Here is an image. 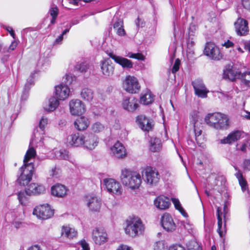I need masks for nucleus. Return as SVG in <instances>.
Masks as SVG:
<instances>
[{
  "label": "nucleus",
  "instance_id": "39448f33",
  "mask_svg": "<svg viewBox=\"0 0 250 250\" xmlns=\"http://www.w3.org/2000/svg\"><path fill=\"white\" fill-rule=\"evenodd\" d=\"M145 182L148 185L156 186L160 179V175L157 169L152 167H147L143 173Z\"/></svg>",
  "mask_w": 250,
  "mask_h": 250
},
{
  "label": "nucleus",
  "instance_id": "bb28decb",
  "mask_svg": "<svg viewBox=\"0 0 250 250\" xmlns=\"http://www.w3.org/2000/svg\"><path fill=\"white\" fill-rule=\"evenodd\" d=\"M154 205L160 209H166L168 208L170 202L169 199L164 196H160L154 200Z\"/></svg>",
  "mask_w": 250,
  "mask_h": 250
},
{
  "label": "nucleus",
  "instance_id": "69168bd1",
  "mask_svg": "<svg viewBox=\"0 0 250 250\" xmlns=\"http://www.w3.org/2000/svg\"><path fill=\"white\" fill-rule=\"evenodd\" d=\"M116 33L120 36H124L125 34V31L123 28V25L121 27L118 28L116 29Z\"/></svg>",
  "mask_w": 250,
  "mask_h": 250
},
{
  "label": "nucleus",
  "instance_id": "7c9ffc66",
  "mask_svg": "<svg viewBox=\"0 0 250 250\" xmlns=\"http://www.w3.org/2000/svg\"><path fill=\"white\" fill-rule=\"evenodd\" d=\"M224 78L228 79L232 82L234 81V70L233 64H228L226 66L224 71Z\"/></svg>",
  "mask_w": 250,
  "mask_h": 250
},
{
  "label": "nucleus",
  "instance_id": "2f4dec72",
  "mask_svg": "<svg viewBox=\"0 0 250 250\" xmlns=\"http://www.w3.org/2000/svg\"><path fill=\"white\" fill-rule=\"evenodd\" d=\"M59 102L57 97H51L49 100L48 104L44 106L45 110L48 111H54L59 105Z\"/></svg>",
  "mask_w": 250,
  "mask_h": 250
},
{
  "label": "nucleus",
  "instance_id": "ea45409f",
  "mask_svg": "<svg viewBox=\"0 0 250 250\" xmlns=\"http://www.w3.org/2000/svg\"><path fill=\"white\" fill-rule=\"evenodd\" d=\"M188 250H202L201 247L195 240H191L187 244Z\"/></svg>",
  "mask_w": 250,
  "mask_h": 250
},
{
  "label": "nucleus",
  "instance_id": "37998d69",
  "mask_svg": "<svg viewBox=\"0 0 250 250\" xmlns=\"http://www.w3.org/2000/svg\"><path fill=\"white\" fill-rule=\"evenodd\" d=\"M153 250H168L167 246L164 241H159L154 243Z\"/></svg>",
  "mask_w": 250,
  "mask_h": 250
},
{
  "label": "nucleus",
  "instance_id": "de8ad7c7",
  "mask_svg": "<svg viewBox=\"0 0 250 250\" xmlns=\"http://www.w3.org/2000/svg\"><path fill=\"white\" fill-rule=\"evenodd\" d=\"M199 118V112L196 110L192 111L190 114V122L193 125L197 124Z\"/></svg>",
  "mask_w": 250,
  "mask_h": 250
},
{
  "label": "nucleus",
  "instance_id": "a878e982",
  "mask_svg": "<svg viewBox=\"0 0 250 250\" xmlns=\"http://www.w3.org/2000/svg\"><path fill=\"white\" fill-rule=\"evenodd\" d=\"M67 192V189L64 185L57 184L51 188V193L53 196L62 198L65 196Z\"/></svg>",
  "mask_w": 250,
  "mask_h": 250
},
{
  "label": "nucleus",
  "instance_id": "1a4fd4ad",
  "mask_svg": "<svg viewBox=\"0 0 250 250\" xmlns=\"http://www.w3.org/2000/svg\"><path fill=\"white\" fill-rule=\"evenodd\" d=\"M204 53L205 55L214 60H220L223 57L219 48L214 43L210 42L206 43L204 50Z\"/></svg>",
  "mask_w": 250,
  "mask_h": 250
},
{
  "label": "nucleus",
  "instance_id": "9b49d317",
  "mask_svg": "<svg viewBox=\"0 0 250 250\" xmlns=\"http://www.w3.org/2000/svg\"><path fill=\"white\" fill-rule=\"evenodd\" d=\"M195 94L198 97L206 98L209 91L206 88L203 81L200 79H196L192 82Z\"/></svg>",
  "mask_w": 250,
  "mask_h": 250
},
{
  "label": "nucleus",
  "instance_id": "a211bd4d",
  "mask_svg": "<svg viewBox=\"0 0 250 250\" xmlns=\"http://www.w3.org/2000/svg\"><path fill=\"white\" fill-rule=\"evenodd\" d=\"M161 224L164 228L167 231H172L175 230L176 226L173 222V219L168 213H165L161 218Z\"/></svg>",
  "mask_w": 250,
  "mask_h": 250
},
{
  "label": "nucleus",
  "instance_id": "4d7b16f0",
  "mask_svg": "<svg viewBox=\"0 0 250 250\" xmlns=\"http://www.w3.org/2000/svg\"><path fill=\"white\" fill-rule=\"evenodd\" d=\"M22 224L21 218H15L13 221V225L17 229L21 227Z\"/></svg>",
  "mask_w": 250,
  "mask_h": 250
},
{
  "label": "nucleus",
  "instance_id": "338daca9",
  "mask_svg": "<svg viewBox=\"0 0 250 250\" xmlns=\"http://www.w3.org/2000/svg\"><path fill=\"white\" fill-rule=\"evenodd\" d=\"M240 116L244 118L250 120V112L244 110L241 112Z\"/></svg>",
  "mask_w": 250,
  "mask_h": 250
},
{
  "label": "nucleus",
  "instance_id": "f257e3e1",
  "mask_svg": "<svg viewBox=\"0 0 250 250\" xmlns=\"http://www.w3.org/2000/svg\"><path fill=\"white\" fill-rule=\"evenodd\" d=\"M36 155V150L33 147H30L27 150L23 159V165L20 169L21 175L17 180L20 185H27L31 180L34 167L30 161L35 157Z\"/></svg>",
  "mask_w": 250,
  "mask_h": 250
},
{
  "label": "nucleus",
  "instance_id": "f3484780",
  "mask_svg": "<svg viewBox=\"0 0 250 250\" xmlns=\"http://www.w3.org/2000/svg\"><path fill=\"white\" fill-rule=\"evenodd\" d=\"M70 89L66 84L61 83L55 86V94L60 100H64L70 94Z\"/></svg>",
  "mask_w": 250,
  "mask_h": 250
},
{
  "label": "nucleus",
  "instance_id": "e433bc0d",
  "mask_svg": "<svg viewBox=\"0 0 250 250\" xmlns=\"http://www.w3.org/2000/svg\"><path fill=\"white\" fill-rule=\"evenodd\" d=\"M211 178L210 177L209 178V182H210L209 186H210L211 188L219 191V189L218 188V187L220 186V185H222L224 178L223 177H217L215 178H212L213 180V182H211Z\"/></svg>",
  "mask_w": 250,
  "mask_h": 250
},
{
  "label": "nucleus",
  "instance_id": "c9c22d12",
  "mask_svg": "<svg viewBox=\"0 0 250 250\" xmlns=\"http://www.w3.org/2000/svg\"><path fill=\"white\" fill-rule=\"evenodd\" d=\"M81 96L83 100L90 101L93 98V92L91 89L84 88L82 90Z\"/></svg>",
  "mask_w": 250,
  "mask_h": 250
},
{
  "label": "nucleus",
  "instance_id": "9d476101",
  "mask_svg": "<svg viewBox=\"0 0 250 250\" xmlns=\"http://www.w3.org/2000/svg\"><path fill=\"white\" fill-rule=\"evenodd\" d=\"M106 53L116 63L120 65L124 69H131L133 67V63L131 61L125 58L117 56L111 51H106Z\"/></svg>",
  "mask_w": 250,
  "mask_h": 250
},
{
  "label": "nucleus",
  "instance_id": "b1692460",
  "mask_svg": "<svg viewBox=\"0 0 250 250\" xmlns=\"http://www.w3.org/2000/svg\"><path fill=\"white\" fill-rule=\"evenodd\" d=\"M137 121L141 128L146 131L150 130L153 126L152 122L144 115H139L137 118Z\"/></svg>",
  "mask_w": 250,
  "mask_h": 250
},
{
  "label": "nucleus",
  "instance_id": "f704fd0d",
  "mask_svg": "<svg viewBox=\"0 0 250 250\" xmlns=\"http://www.w3.org/2000/svg\"><path fill=\"white\" fill-rule=\"evenodd\" d=\"M235 176L238 180L242 190L243 192L245 191L246 190L248 191V183L246 179L243 177L242 173L238 170V172L235 174Z\"/></svg>",
  "mask_w": 250,
  "mask_h": 250
},
{
  "label": "nucleus",
  "instance_id": "4468645a",
  "mask_svg": "<svg viewBox=\"0 0 250 250\" xmlns=\"http://www.w3.org/2000/svg\"><path fill=\"white\" fill-rule=\"evenodd\" d=\"M98 143L99 138L95 134L92 133L84 134L83 146L87 149L90 150L94 149Z\"/></svg>",
  "mask_w": 250,
  "mask_h": 250
},
{
  "label": "nucleus",
  "instance_id": "6ab92c4d",
  "mask_svg": "<svg viewBox=\"0 0 250 250\" xmlns=\"http://www.w3.org/2000/svg\"><path fill=\"white\" fill-rule=\"evenodd\" d=\"M235 31L238 35H245L249 32L248 22L246 20L238 18L235 21Z\"/></svg>",
  "mask_w": 250,
  "mask_h": 250
},
{
  "label": "nucleus",
  "instance_id": "72a5a7b5",
  "mask_svg": "<svg viewBox=\"0 0 250 250\" xmlns=\"http://www.w3.org/2000/svg\"><path fill=\"white\" fill-rule=\"evenodd\" d=\"M161 141L157 138H151L150 140V150L152 152L159 151L161 148Z\"/></svg>",
  "mask_w": 250,
  "mask_h": 250
},
{
  "label": "nucleus",
  "instance_id": "f8f14e48",
  "mask_svg": "<svg viewBox=\"0 0 250 250\" xmlns=\"http://www.w3.org/2000/svg\"><path fill=\"white\" fill-rule=\"evenodd\" d=\"M103 184L109 192L117 195L121 193V186L118 182L114 179H104Z\"/></svg>",
  "mask_w": 250,
  "mask_h": 250
},
{
  "label": "nucleus",
  "instance_id": "4be33fe9",
  "mask_svg": "<svg viewBox=\"0 0 250 250\" xmlns=\"http://www.w3.org/2000/svg\"><path fill=\"white\" fill-rule=\"evenodd\" d=\"M25 189L26 193L29 195L41 194L43 193L45 190L43 186L35 183H31Z\"/></svg>",
  "mask_w": 250,
  "mask_h": 250
},
{
  "label": "nucleus",
  "instance_id": "f03ea898",
  "mask_svg": "<svg viewBox=\"0 0 250 250\" xmlns=\"http://www.w3.org/2000/svg\"><path fill=\"white\" fill-rule=\"evenodd\" d=\"M205 123L209 126L217 129H227L229 126L228 116L220 112L208 113L205 117Z\"/></svg>",
  "mask_w": 250,
  "mask_h": 250
},
{
  "label": "nucleus",
  "instance_id": "c756f323",
  "mask_svg": "<svg viewBox=\"0 0 250 250\" xmlns=\"http://www.w3.org/2000/svg\"><path fill=\"white\" fill-rule=\"evenodd\" d=\"M62 236L69 239H72L77 236V232L74 228L69 226H63L61 231Z\"/></svg>",
  "mask_w": 250,
  "mask_h": 250
},
{
  "label": "nucleus",
  "instance_id": "bf43d9fd",
  "mask_svg": "<svg viewBox=\"0 0 250 250\" xmlns=\"http://www.w3.org/2000/svg\"><path fill=\"white\" fill-rule=\"evenodd\" d=\"M49 13L52 17H57L58 15V9L57 7H52L50 10Z\"/></svg>",
  "mask_w": 250,
  "mask_h": 250
},
{
  "label": "nucleus",
  "instance_id": "7ed1b4c3",
  "mask_svg": "<svg viewBox=\"0 0 250 250\" xmlns=\"http://www.w3.org/2000/svg\"><path fill=\"white\" fill-rule=\"evenodd\" d=\"M121 179L123 184L131 189L138 188L142 182L140 174L127 168L122 170Z\"/></svg>",
  "mask_w": 250,
  "mask_h": 250
},
{
  "label": "nucleus",
  "instance_id": "473e14b6",
  "mask_svg": "<svg viewBox=\"0 0 250 250\" xmlns=\"http://www.w3.org/2000/svg\"><path fill=\"white\" fill-rule=\"evenodd\" d=\"M153 101L154 96L149 91L145 94H142L140 97V103L145 105L151 104Z\"/></svg>",
  "mask_w": 250,
  "mask_h": 250
},
{
  "label": "nucleus",
  "instance_id": "a19ab883",
  "mask_svg": "<svg viewBox=\"0 0 250 250\" xmlns=\"http://www.w3.org/2000/svg\"><path fill=\"white\" fill-rule=\"evenodd\" d=\"M28 196H30L26 192V189L24 191H20L18 195V199L21 205H25L27 203Z\"/></svg>",
  "mask_w": 250,
  "mask_h": 250
},
{
  "label": "nucleus",
  "instance_id": "13d9d810",
  "mask_svg": "<svg viewBox=\"0 0 250 250\" xmlns=\"http://www.w3.org/2000/svg\"><path fill=\"white\" fill-rule=\"evenodd\" d=\"M243 167L245 170H250V160L245 159L243 163Z\"/></svg>",
  "mask_w": 250,
  "mask_h": 250
},
{
  "label": "nucleus",
  "instance_id": "393cba45",
  "mask_svg": "<svg viewBox=\"0 0 250 250\" xmlns=\"http://www.w3.org/2000/svg\"><path fill=\"white\" fill-rule=\"evenodd\" d=\"M112 153L117 158H123L126 155V150L124 146L120 142H116L111 147Z\"/></svg>",
  "mask_w": 250,
  "mask_h": 250
},
{
  "label": "nucleus",
  "instance_id": "6e6d98bb",
  "mask_svg": "<svg viewBox=\"0 0 250 250\" xmlns=\"http://www.w3.org/2000/svg\"><path fill=\"white\" fill-rule=\"evenodd\" d=\"M180 64V61L179 59H177L175 60V62L174 63V65L172 67L171 72L172 73H175L177 72L179 69V66Z\"/></svg>",
  "mask_w": 250,
  "mask_h": 250
},
{
  "label": "nucleus",
  "instance_id": "6e6552de",
  "mask_svg": "<svg viewBox=\"0 0 250 250\" xmlns=\"http://www.w3.org/2000/svg\"><path fill=\"white\" fill-rule=\"evenodd\" d=\"M33 214L38 218L42 220L51 218L54 214V210L48 204L41 205L37 206L34 209Z\"/></svg>",
  "mask_w": 250,
  "mask_h": 250
},
{
  "label": "nucleus",
  "instance_id": "49530a36",
  "mask_svg": "<svg viewBox=\"0 0 250 250\" xmlns=\"http://www.w3.org/2000/svg\"><path fill=\"white\" fill-rule=\"evenodd\" d=\"M247 145H249L250 147V139H248V138L241 145L237 144L235 146V148L236 150H241L242 152H245L246 151Z\"/></svg>",
  "mask_w": 250,
  "mask_h": 250
},
{
  "label": "nucleus",
  "instance_id": "774afa93",
  "mask_svg": "<svg viewBox=\"0 0 250 250\" xmlns=\"http://www.w3.org/2000/svg\"><path fill=\"white\" fill-rule=\"evenodd\" d=\"M168 250H185V249L180 245H174L170 247Z\"/></svg>",
  "mask_w": 250,
  "mask_h": 250
},
{
  "label": "nucleus",
  "instance_id": "4c0bfd02",
  "mask_svg": "<svg viewBox=\"0 0 250 250\" xmlns=\"http://www.w3.org/2000/svg\"><path fill=\"white\" fill-rule=\"evenodd\" d=\"M234 142V131L231 132L226 137L220 140L221 144H231Z\"/></svg>",
  "mask_w": 250,
  "mask_h": 250
},
{
  "label": "nucleus",
  "instance_id": "8fccbe9b",
  "mask_svg": "<svg viewBox=\"0 0 250 250\" xmlns=\"http://www.w3.org/2000/svg\"><path fill=\"white\" fill-rule=\"evenodd\" d=\"M125 56L129 58L135 59L140 61H143L145 60V57L144 55L140 53H133L131 52H129L127 55H125Z\"/></svg>",
  "mask_w": 250,
  "mask_h": 250
},
{
  "label": "nucleus",
  "instance_id": "e2e57ef3",
  "mask_svg": "<svg viewBox=\"0 0 250 250\" xmlns=\"http://www.w3.org/2000/svg\"><path fill=\"white\" fill-rule=\"evenodd\" d=\"M80 245L82 248V250H90L88 244L84 240H82L80 242Z\"/></svg>",
  "mask_w": 250,
  "mask_h": 250
},
{
  "label": "nucleus",
  "instance_id": "aec40b11",
  "mask_svg": "<svg viewBox=\"0 0 250 250\" xmlns=\"http://www.w3.org/2000/svg\"><path fill=\"white\" fill-rule=\"evenodd\" d=\"M106 233L103 230L96 228L92 231V239L95 244L101 245L107 240Z\"/></svg>",
  "mask_w": 250,
  "mask_h": 250
},
{
  "label": "nucleus",
  "instance_id": "0e129e2a",
  "mask_svg": "<svg viewBox=\"0 0 250 250\" xmlns=\"http://www.w3.org/2000/svg\"><path fill=\"white\" fill-rule=\"evenodd\" d=\"M222 45L223 46H225L227 48H228L230 47H232L234 45V43L233 42L228 40L227 41L223 43H222Z\"/></svg>",
  "mask_w": 250,
  "mask_h": 250
},
{
  "label": "nucleus",
  "instance_id": "20e7f679",
  "mask_svg": "<svg viewBox=\"0 0 250 250\" xmlns=\"http://www.w3.org/2000/svg\"><path fill=\"white\" fill-rule=\"evenodd\" d=\"M144 230V226L139 218H133L125 228V232L131 237L142 234Z\"/></svg>",
  "mask_w": 250,
  "mask_h": 250
},
{
  "label": "nucleus",
  "instance_id": "412c9836",
  "mask_svg": "<svg viewBox=\"0 0 250 250\" xmlns=\"http://www.w3.org/2000/svg\"><path fill=\"white\" fill-rule=\"evenodd\" d=\"M84 134L77 133L69 136L67 138L68 145L71 146L78 147L83 145Z\"/></svg>",
  "mask_w": 250,
  "mask_h": 250
},
{
  "label": "nucleus",
  "instance_id": "cd10ccee",
  "mask_svg": "<svg viewBox=\"0 0 250 250\" xmlns=\"http://www.w3.org/2000/svg\"><path fill=\"white\" fill-rule=\"evenodd\" d=\"M89 124L88 119L83 116L77 118L74 122L75 128L79 130H84L87 128Z\"/></svg>",
  "mask_w": 250,
  "mask_h": 250
},
{
  "label": "nucleus",
  "instance_id": "79ce46f5",
  "mask_svg": "<svg viewBox=\"0 0 250 250\" xmlns=\"http://www.w3.org/2000/svg\"><path fill=\"white\" fill-rule=\"evenodd\" d=\"M172 201L176 209L178 210L184 216H188L187 213L185 212L183 208L181 207L180 202L178 199L176 198H173L172 199Z\"/></svg>",
  "mask_w": 250,
  "mask_h": 250
},
{
  "label": "nucleus",
  "instance_id": "680f3d73",
  "mask_svg": "<svg viewBox=\"0 0 250 250\" xmlns=\"http://www.w3.org/2000/svg\"><path fill=\"white\" fill-rule=\"evenodd\" d=\"M123 25V21L121 19H117L116 21H115L113 25V28L114 29H116L118 28L121 27Z\"/></svg>",
  "mask_w": 250,
  "mask_h": 250
},
{
  "label": "nucleus",
  "instance_id": "a18cd8bd",
  "mask_svg": "<svg viewBox=\"0 0 250 250\" xmlns=\"http://www.w3.org/2000/svg\"><path fill=\"white\" fill-rule=\"evenodd\" d=\"M193 125L196 141L198 144H201L202 143L200 142V140L202 137L201 136L202 130L200 127H198L197 125Z\"/></svg>",
  "mask_w": 250,
  "mask_h": 250
},
{
  "label": "nucleus",
  "instance_id": "5701e85b",
  "mask_svg": "<svg viewBox=\"0 0 250 250\" xmlns=\"http://www.w3.org/2000/svg\"><path fill=\"white\" fill-rule=\"evenodd\" d=\"M101 68L103 74L106 76L112 75L114 70L112 62L109 58L105 59L101 61Z\"/></svg>",
  "mask_w": 250,
  "mask_h": 250
},
{
  "label": "nucleus",
  "instance_id": "864d4df0",
  "mask_svg": "<svg viewBox=\"0 0 250 250\" xmlns=\"http://www.w3.org/2000/svg\"><path fill=\"white\" fill-rule=\"evenodd\" d=\"M48 120L46 118L42 117L39 123V128L42 131H43L45 125L47 124Z\"/></svg>",
  "mask_w": 250,
  "mask_h": 250
},
{
  "label": "nucleus",
  "instance_id": "dca6fc26",
  "mask_svg": "<svg viewBox=\"0 0 250 250\" xmlns=\"http://www.w3.org/2000/svg\"><path fill=\"white\" fill-rule=\"evenodd\" d=\"M87 206L92 211H99L101 206V200L98 196L89 195L87 196Z\"/></svg>",
  "mask_w": 250,
  "mask_h": 250
},
{
  "label": "nucleus",
  "instance_id": "052dcab7",
  "mask_svg": "<svg viewBox=\"0 0 250 250\" xmlns=\"http://www.w3.org/2000/svg\"><path fill=\"white\" fill-rule=\"evenodd\" d=\"M241 3L244 8L250 11V0H241Z\"/></svg>",
  "mask_w": 250,
  "mask_h": 250
},
{
  "label": "nucleus",
  "instance_id": "09e8293b",
  "mask_svg": "<svg viewBox=\"0 0 250 250\" xmlns=\"http://www.w3.org/2000/svg\"><path fill=\"white\" fill-rule=\"evenodd\" d=\"M104 126L100 122H96L92 125L91 129L94 132H100L104 129Z\"/></svg>",
  "mask_w": 250,
  "mask_h": 250
},
{
  "label": "nucleus",
  "instance_id": "603ef678",
  "mask_svg": "<svg viewBox=\"0 0 250 250\" xmlns=\"http://www.w3.org/2000/svg\"><path fill=\"white\" fill-rule=\"evenodd\" d=\"M30 87L28 86V83L25 84L23 91L21 96V100H26L28 96V92Z\"/></svg>",
  "mask_w": 250,
  "mask_h": 250
},
{
  "label": "nucleus",
  "instance_id": "0eeeda50",
  "mask_svg": "<svg viewBox=\"0 0 250 250\" xmlns=\"http://www.w3.org/2000/svg\"><path fill=\"white\" fill-rule=\"evenodd\" d=\"M237 66L238 64L235 63V80L240 79L243 84L250 87V71L244 65L241 66L240 68Z\"/></svg>",
  "mask_w": 250,
  "mask_h": 250
},
{
  "label": "nucleus",
  "instance_id": "423d86ee",
  "mask_svg": "<svg viewBox=\"0 0 250 250\" xmlns=\"http://www.w3.org/2000/svg\"><path fill=\"white\" fill-rule=\"evenodd\" d=\"M123 86L126 91L132 94L138 93L141 87L137 79L130 75L126 77Z\"/></svg>",
  "mask_w": 250,
  "mask_h": 250
},
{
  "label": "nucleus",
  "instance_id": "3c124183",
  "mask_svg": "<svg viewBox=\"0 0 250 250\" xmlns=\"http://www.w3.org/2000/svg\"><path fill=\"white\" fill-rule=\"evenodd\" d=\"M215 93L217 94L218 98L223 101H228L232 98V96H230L228 93L226 94L222 92L219 91H216Z\"/></svg>",
  "mask_w": 250,
  "mask_h": 250
},
{
  "label": "nucleus",
  "instance_id": "c85d7f7f",
  "mask_svg": "<svg viewBox=\"0 0 250 250\" xmlns=\"http://www.w3.org/2000/svg\"><path fill=\"white\" fill-rule=\"evenodd\" d=\"M226 206L224 207V213L222 211L221 208L218 207L217 209V232L219 235L222 237L223 236V230H222V217L225 218L226 213Z\"/></svg>",
  "mask_w": 250,
  "mask_h": 250
},
{
  "label": "nucleus",
  "instance_id": "ddd939ff",
  "mask_svg": "<svg viewBox=\"0 0 250 250\" xmlns=\"http://www.w3.org/2000/svg\"><path fill=\"white\" fill-rule=\"evenodd\" d=\"M69 109L71 114L73 115L79 116L85 111L84 105L80 100H72L69 102Z\"/></svg>",
  "mask_w": 250,
  "mask_h": 250
},
{
  "label": "nucleus",
  "instance_id": "5fc2aeb1",
  "mask_svg": "<svg viewBox=\"0 0 250 250\" xmlns=\"http://www.w3.org/2000/svg\"><path fill=\"white\" fill-rule=\"evenodd\" d=\"M57 157L59 159H66L68 158V152L66 150H60L58 153Z\"/></svg>",
  "mask_w": 250,
  "mask_h": 250
},
{
  "label": "nucleus",
  "instance_id": "2eb2a0df",
  "mask_svg": "<svg viewBox=\"0 0 250 250\" xmlns=\"http://www.w3.org/2000/svg\"><path fill=\"white\" fill-rule=\"evenodd\" d=\"M123 108L129 112H133L138 107V100L131 97H125L122 102Z\"/></svg>",
  "mask_w": 250,
  "mask_h": 250
},
{
  "label": "nucleus",
  "instance_id": "c03bdc74",
  "mask_svg": "<svg viewBox=\"0 0 250 250\" xmlns=\"http://www.w3.org/2000/svg\"><path fill=\"white\" fill-rule=\"evenodd\" d=\"M248 134L243 131L235 130V141L243 139L242 143L247 139Z\"/></svg>",
  "mask_w": 250,
  "mask_h": 250
},
{
  "label": "nucleus",
  "instance_id": "58836bf2",
  "mask_svg": "<svg viewBox=\"0 0 250 250\" xmlns=\"http://www.w3.org/2000/svg\"><path fill=\"white\" fill-rule=\"evenodd\" d=\"M90 64L86 62L78 63L75 66V69L81 72H85L90 68Z\"/></svg>",
  "mask_w": 250,
  "mask_h": 250
}]
</instances>
